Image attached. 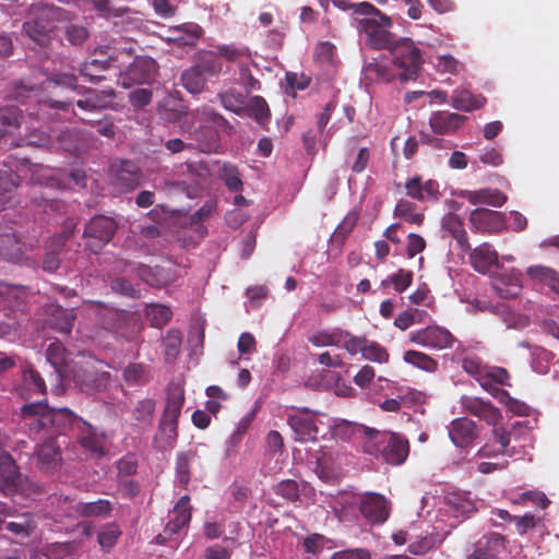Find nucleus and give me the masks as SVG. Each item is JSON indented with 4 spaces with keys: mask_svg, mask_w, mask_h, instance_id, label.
Wrapping results in <instances>:
<instances>
[{
    "mask_svg": "<svg viewBox=\"0 0 559 559\" xmlns=\"http://www.w3.org/2000/svg\"><path fill=\"white\" fill-rule=\"evenodd\" d=\"M390 60H381L369 66L378 80L392 82L399 80L402 83L416 81L424 59L421 50L407 37L397 39L389 50Z\"/></svg>",
    "mask_w": 559,
    "mask_h": 559,
    "instance_id": "nucleus-1",
    "label": "nucleus"
},
{
    "mask_svg": "<svg viewBox=\"0 0 559 559\" xmlns=\"http://www.w3.org/2000/svg\"><path fill=\"white\" fill-rule=\"evenodd\" d=\"M21 416L31 435L43 433L50 438L62 435L68 429L74 431L76 421L82 419L67 407L50 408L43 402L23 405Z\"/></svg>",
    "mask_w": 559,
    "mask_h": 559,
    "instance_id": "nucleus-2",
    "label": "nucleus"
},
{
    "mask_svg": "<svg viewBox=\"0 0 559 559\" xmlns=\"http://www.w3.org/2000/svg\"><path fill=\"white\" fill-rule=\"evenodd\" d=\"M361 430L366 437L364 450L374 456H381L390 465L403 464L409 454L408 440L395 432L380 431L374 428L362 426Z\"/></svg>",
    "mask_w": 559,
    "mask_h": 559,
    "instance_id": "nucleus-3",
    "label": "nucleus"
},
{
    "mask_svg": "<svg viewBox=\"0 0 559 559\" xmlns=\"http://www.w3.org/2000/svg\"><path fill=\"white\" fill-rule=\"evenodd\" d=\"M192 130L189 134L197 142L199 151L215 152L219 145L218 128L227 124V120L209 107H202L191 112Z\"/></svg>",
    "mask_w": 559,
    "mask_h": 559,
    "instance_id": "nucleus-4",
    "label": "nucleus"
},
{
    "mask_svg": "<svg viewBox=\"0 0 559 559\" xmlns=\"http://www.w3.org/2000/svg\"><path fill=\"white\" fill-rule=\"evenodd\" d=\"M0 491L8 497L25 498H35L44 492L39 484L21 473L12 455L5 451L0 453Z\"/></svg>",
    "mask_w": 559,
    "mask_h": 559,
    "instance_id": "nucleus-5",
    "label": "nucleus"
},
{
    "mask_svg": "<svg viewBox=\"0 0 559 559\" xmlns=\"http://www.w3.org/2000/svg\"><path fill=\"white\" fill-rule=\"evenodd\" d=\"M118 229L115 218L106 215H95L85 226L83 238L85 247L93 253H98L114 238Z\"/></svg>",
    "mask_w": 559,
    "mask_h": 559,
    "instance_id": "nucleus-6",
    "label": "nucleus"
},
{
    "mask_svg": "<svg viewBox=\"0 0 559 559\" xmlns=\"http://www.w3.org/2000/svg\"><path fill=\"white\" fill-rule=\"evenodd\" d=\"M142 171L132 160H119L109 168V181L119 193H127L136 189L141 183Z\"/></svg>",
    "mask_w": 559,
    "mask_h": 559,
    "instance_id": "nucleus-7",
    "label": "nucleus"
},
{
    "mask_svg": "<svg viewBox=\"0 0 559 559\" xmlns=\"http://www.w3.org/2000/svg\"><path fill=\"white\" fill-rule=\"evenodd\" d=\"M157 74L156 61L146 56L135 57L132 63L118 78V83L128 88L134 84H150Z\"/></svg>",
    "mask_w": 559,
    "mask_h": 559,
    "instance_id": "nucleus-8",
    "label": "nucleus"
},
{
    "mask_svg": "<svg viewBox=\"0 0 559 559\" xmlns=\"http://www.w3.org/2000/svg\"><path fill=\"white\" fill-rule=\"evenodd\" d=\"M408 338L411 343L436 350L451 348L456 342L454 335L440 325H429L412 331Z\"/></svg>",
    "mask_w": 559,
    "mask_h": 559,
    "instance_id": "nucleus-9",
    "label": "nucleus"
},
{
    "mask_svg": "<svg viewBox=\"0 0 559 559\" xmlns=\"http://www.w3.org/2000/svg\"><path fill=\"white\" fill-rule=\"evenodd\" d=\"M36 467L46 474H53L60 469L62 454L60 444L55 438L46 437V440L36 445Z\"/></svg>",
    "mask_w": 559,
    "mask_h": 559,
    "instance_id": "nucleus-10",
    "label": "nucleus"
},
{
    "mask_svg": "<svg viewBox=\"0 0 559 559\" xmlns=\"http://www.w3.org/2000/svg\"><path fill=\"white\" fill-rule=\"evenodd\" d=\"M469 222L475 231L497 234L504 227V218L500 212L479 207L469 214Z\"/></svg>",
    "mask_w": 559,
    "mask_h": 559,
    "instance_id": "nucleus-11",
    "label": "nucleus"
},
{
    "mask_svg": "<svg viewBox=\"0 0 559 559\" xmlns=\"http://www.w3.org/2000/svg\"><path fill=\"white\" fill-rule=\"evenodd\" d=\"M492 288L501 298L518 297L523 288L521 272L515 269L499 272L492 277Z\"/></svg>",
    "mask_w": 559,
    "mask_h": 559,
    "instance_id": "nucleus-12",
    "label": "nucleus"
},
{
    "mask_svg": "<svg viewBox=\"0 0 559 559\" xmlns=\"http://www.w3.org/2000/svg\"><path fill=\"white\" fill-rule=\"evenodd\" d=\"M507 548V538L499 533L485 534L466 559H498Z\"/></svg>",
    "mask_w": 559,
    "mask_h": 559,
    "instance_id": "nucleus-13",
    "label": "nucleus"
},
{
    "mask_svg": "<svg viewBox=\"0 0 559 559\" xmlns=\"http://www.w3.org/2000/svg\"><path fill=\"white\" fill-rule=\"evenodd\" d=\"M449 437L457 448H468L478 437L474 420L467 417L455 418L449 426Z\"/></svg>",
    "mask_w": 559,
    "mask_h": 559,
    "instance_id": "nucleus-14",
    "label": "nucleus"
},
{
    "mask_svg": "<svg viewBox=\"0 0 559 559\" xmlns=\"http://www.w3.org/2000/svg\"><path fill=\"white\" fill-rule=\"evenodd\" d=\"M300 413L301 414H290L287 418L288 425L296 435V441H316L318 437V427L313 417L309 414V409L307 407L301 408Z\"/></svg>",
    "mask_w": 559,
    "mask_h": 559,
    "instance_id": "nucleus-15",
    "label": "nucleus"
},
{
    "mask_svg": "<svg viewBox=\"0 0 559 559\" xmlns=\"http://www.w3.org/2000/svg\"><path fill=\"white\" fill-rule=\"evenodd\" d=\"M359 25L367 35L368 44L374 49L390 50L396 41L394 35L389 29H385L377 20L364 19Z\"/></svg>",
    "mask_w": 559,
    "mask_h": 559,
    "instance_id": "nucleus-16",
    "label": "nucleus"
},
{
    "mask_svg": "<svg viewBox=\"0 0 559 559\" xmlns=\"http://www.w3.org/2000/svg\"><path fill=\"white\" fill-rule=\"evenodd\" d=\"M461 405L465 412L485 420L489 425L496 426L501 419L499 408L495 407L489 402L483 401L481 399L463 396L461 399Z\"/></svg>",
    "mask_w": 559,
    "mask_h": 559,
    "instance_id": "nucleus-17",
    "label": "nucleus"
},
{
    "mask_svg": "<svg viewBox=\"0 0 559 559\" xmlns=\"http://www.w3.org/2000/svg\"><path fill=\"white\" fill-rule=\"evenodd\" d=\"M498 258V252L488 242H484L469 251L471 265L480 274H488L493 266L499 269Z\"/></svg>",
    "mask_w": 559,
    "mask_h": 559,
    "instance_id": "nucleus-18",
    "label": "nucleus"
},
{
    "mask_svg": "<svg viewBox=\"0 0 559 559\" xmlns=\"http://www.w3.org/2000/svg\"><path fill=\"white\" fill-rule=\"evenodd\" d=\"M359 510L362 516L373 524H381L389 516L386 500L378 493L365 496L360 502Z\"/></svg>",
    "mask_w": 559,
    "mask_h": 559,
    "instance_id": "nucleus-19",
    "label": "nucleus"
},
{
    "mask_svg": "<svg viewBox=\"0 0 559 559\" xmlns=\"http://www.w3.org/2000/svg\"><path fill=\"white\" fill-rule=\"evenodd\" d=\"M466 119L467 118L461 114L441 110L430 116L429 126L436 134H453L464 124Z\"/></svg>",
    "mask_w": 559,
    "mask_h": 559,
    "instance_id": "nucleus-20",
    "label": "nucleus"
},
{
    "mask_svg": "<svg viewBox=\"0 0 559 559\" xmlns=\"http://www.w3.org/2000/svg\"><path fill=\"white\" fill-rule=\"evenodd\" d=\"M76 433L78 442L85 450L91 452L93 455L102 456L105 454L104 450V436L98 435L96 430L84 419L76 421Z\"/></svg>",
    "mask_w": 559,
    "mask_h": 559,
    "instance_id": "nucleus-21",
    "label": "nucleus"
},
{
    "mask_svg": "<svg viewBox=\"0 0 559 559\" xmlns=\"http://www.w3.org/2000/svg\"><path fill=\"white\" fill-rule=\"evenodd\" d=\"M26 245L22 237L12 230L0 233V257L8 261H19Z\"/></svg>",
    "mask_w": 559,
    "mask_h": 559,
    "instance_id": "nucleus-22",
    "label": "nucleus"
},
{
    "mask_svg": "<svg viewBox=\"0 0 559 559\" xmlns=\"http://www.w3.org/2000/svg\"><path fill=\"white\" fill-rule=\"evenodd\" d=\"M117 269H120L123 273L135 274L141 281L145 282L152 287H160L165 284V281L159 277L160 270L158 267H151L145 264H135L128 261L119 262Z\"/></svg>",
    "mask_w": 559,
    "mask_h": 559,
    "instance_id": "nucleus-23",
    "label": "nucleus"
},
{
    "mask_svg": "<svg viewBox=\"0 0 559 559\" xmlns=\"http://www.w3.org/2000/svg\"><path fill=\"white\" fill-rule=\"evenodd\" d=\"M186 402L185 389L179 383H170L166 390V403L162 416L179 420Z\"/></svg>",
    "mask_w": 559,
    "mask_h": 559,
    "instance_id": "nucleus-24",
    "label": "nucleus"
},
{
    "mask_svg": "<svg viewBox=\"0 0 559 559\" xmlns=\"http://www.w3.org/2000/svg\"><path fill=\"white\" fill-rule=\"evenodd\" d=\"M98 361L93 360L87 362L84 368H81L76 373V379L82 385L87 389L100 390L107 385L109 373L106 371H98L96 365Z\"/></svg>",
    "mask_w": 559,
    "mask_h": 559,
    "instance_id": "nucleus-25",
    "label": "nucleus"
},
{
    "mask_svg": "<svg viewBox=\"0 0 559 559\" xmlns=\"http://www.w3.org/2000/svg\"><path fill=\"white\" fill-rule=\"evenodd\" d=\"M32 14L50 29L55 22L70 21L72 19L69 11L53 4H34L32 7Z\"/></svg>",
    "mask_w": 559,
    "mask_h": 559,
    "instance_id": "nucleus-26",
    "label": "nucleus"
},
{
    "mask_svg": "<svg viewBox=\"0 0 559 559\" xmlns=\"http://www.w3.org/2000/svg\"><path fill=\"white\" fill-rule=\"evenodd\" d=\"M32 14L50 29L55 22L70 21L72 19L69 11L53 4H34L32 7Z\"/></svg>",
    "mask_w": 559,
    "mask_h": 559,
    "instance_id": "nucleus-27",
    "label": "nucleus"
},
{
    "mask_svg": "<svg viewBox=\"0 0 559 559\" xmlns=\"http://www.w3.org/2000/svg\"><path fill=\"white\" fill-rule=\"evenodd\" d=\"M463 197L473 205L487 204L490 206H502L508 198L498 189H479L475 191H465Z\"/></svg>",
    "mask_w": 559,
    "mask_h": 559,
    "instance_id": "nucleus-28",
    "label": "nucleus"
},
{
    "mask_svg": "<svg viewBox=\"0 0 559 559\" xmlns=\"http://www.w3.org/2000/svg\"><path fill=\"white\" fill-rule=\"evenodd\" d=\"M178 438V420L174 418L160 417L158 423V431L154 439L155 448L165 450L173 448Z\"/></svg>",
    "mask_w": 559,
    "mask_h": 559,
    "instance_id": "nucleus-29",
    "label": "nucleus"
},
{
    "mask_svg": "<svg viewBox=\"0 0 559 559\" xmlns=\"http://www.w3.org/2000/svg\"><path fill=\"white\" fill-rule=\"evenodd\" d=\"M169 32L173 34L171 40L182 46H194L202 35V27L197 23H182L171 26Z\"/></svg>",
    "mask_w": 559,
    "mask_h": 559,
    "instance_id": "nucleus-30",
    "label": "nucleus"
},
{
    "mask_svg": "<svg viewBox=\"0 0 559 559\" xmlns=\"http://www.w3.org/2000/svg\"><path fill=\"white\" fill-rule=\"evenodd\" d=\"M317 475L324 481H331L338 477L340 466L331 451L321 450L317 456Z\"/></svg>",
    "mask_w": 559,
    "mask_h": 559,
    "instance_id": "nucleus-31",
    "label": "nucleus"
},
{
    "mask_svg": "<svg viewBox=\"0 0 559 559\" xmlns=\"http://www.w3.org/2000/svg\"><path fill=\"white\" fill-rule=\"evenodd\" d=\"M348 335V331L341 328H333L330 330H319L312 333L308 341L316 347L323 346H341L343 340Z\"/></svg>",
    "mask_w": 559,
    "mask_h": 559,
    "instance_id": "nucleus-32",
    "label": "nucleus"
},
{
    "mask_svg": "<svg viewBox=\"0 0 559 559\" xmlns=\"http://www.w3.org/2000/svg\"><path fill=\"white\" fill-rule=\"evenodd\" d=\"M486 98L483 95H474L469 91L455 92L452 96L451 106L461 111H473L484 107Z\"/></svg>",
    "mask_w": 559,
    "mask_h": 559,
    "instance_id": "nucleus-33",
    "label": "nucleus"
},
{
    "mask_svg": "<svg viewBox=\"0 0 559 559\" xmlns=\"http://www.w3.org/2000/svg\"><path fill=\"white\" fill-rule=\"evenodd\" d=\"M155 409V400L143 399L139 401L132 411V425L142 429L151 426Z\"/></svg>",
    "mask_w": 559,
    "mask_h": 559,
    "instance_id": "nucleus-34",
    "label": "nucleus"
},
{
    "mask_svg": "<svg viewBox=\"0 0 559 559\" xmlns=\"http://www.w3.org/2000/svg\"><path fill=\"white\" fill-rule=\"evenodd\" d=\"M489 380L500 384V385H510V374L506 368L502 367H491L486 374V379L481 382L484 389L490 392L493 396H508V392L492 386L489 384Z\"/></svg>",
    "mask_w": 559,
    "mask_h": 559,
    "instance_id": "nucleus-35",
    "label": "nucleus"
},
{
    "mask_svg": "<svg viewBox=\"0 0 559 559\" xmlns=\"http://www.w3.org/2000/svg\"><path fill=\"white\" fill-rule=\"evenodd\" d=\"M46 383L38 371L34 368H27L23 372V388L21 395L23 399H31L32 394H45Z\"/></svg>",
    "mask_w": 559,
    "mask_h": 559,
    "instance_id": "nucleus-36",
    "label": "nucleus"
},
{
    "mask_svg": "<svg viewBox=\"0 0 559 559\" xmlns=\"http://www.w3.org/2000/svg\"><path fill=\"white\" fill-rule=\"evenodd\" d=\"M60 147L69 153L78 154L87 148V143L83 140V132L79 130H64L57 136Z\"/></svg>",
    "mask_w": 559,
    "mask_h": 559,
    "instance_id": "nucleus-37",
    "label": "nucleus"
},
{
    "mask_svg": "<svg viewBox=\"0 0 559 559\" xmlns=\"http://www.w3.org/2000/svg\"><path fill=\"white\" fill-rule=\"evenodd\" d=\"M75 511L85 518H107L112 511V504L107 499H98L92 502H79Z\"/></svg>",
    "mask_w": 559,
    "mask_h": 559,
    "instance_id": "nucleus-38",
    "label": "nucleus"
},
{
    "mask_svg": "<svg viewBox=\"0 0 559 559\" xmlns=\"http://www.w3.org/2000/svg\"><path fill=\"white\" fill-rule=\"evenodd\" d=\"M75 313L73 309L56 307L50 314L49 322L52 329L60 333L69 334L74 325Z\"/></svg>",
    "mask_w": 559,
    "mask_h": 559,
    "instance_id": "nucleus-39",
    "label": "nucleus"
},
{
    "mask_svg": "<svg viewBox=\"0 0 559 559\" xmlns=\"http://www.w3.org/2000/svg\"><path fill=\"white\" fill-rule=\"evenodd\" d=\"M50 28L46 24L39 22L34 15L29 21L23 23V32L34 43L45 47L50 41Z\"/></svg>",
    "mask_w": 559,
    "mask_h": 559,
    "instance_id": "nucleus-40",
    "label": "nucleus"
},
{
    "mask_svg": "<svg viewBox=\"0 0 559 559\" xmlns=\"http://www.w3.org/2000/svg\"><path fill=\"white\" fill-rule=\"evenodd\" d=\"M182 86L191 94L201 93L206 84L203 66L199 64L186 70L181 75Z\"/></svg>",
    "mask_w": 559,
    "mask_h": 559,
    "instance_id": "nucleus-41",
    "label": "nucleus"
},
{
    "mask_svg": "<svg viewBox=\"0 0 559 559\" xmlns=\"http://www.w3.org/2000/svg\"><path fill=\"white\" fill-rule=\"evenodd\" d=\"M191 520L190 511H171L170 519L165 526L164 534H159L156 537L158 544H164L166 539L177 533H179Z\"/></svg>",
    "mask_w": 559,
    "mask_h": 559,
    "instance_id": "nucleus-42",
    "label": "nucleus"
},
{
    "mask_svg": "<svg viewBox=\"0 0 559 559\" xmlns=\"http://www.w3.org/2000/svg\"><path fill=\"white\" fill-rule=\"evenodd\" d=\"M107 69L108 60L92 59L81 64L79 68V73L87 82L97 84L105 80V76L102 73Z\"/></svg>",
    "mask_w": 559,
    "mask_h": 559,
    "instance_id": "nucleus-43",
    "label": "nucleus"
},
{
    "mask_svg": "<svg viewBox=\"0 0 559 559\" xmlns=\"http://www.w3.org/2000/svg\"><path fill=\"white\" fill-rule=\"evenodd\" d=\"M16 175L9 168H0V210L12 200L17 187Z\"/></svg>",
    "mask_w": 559,
    "mask_h": 559,
    "instance_id": "nucleus-44",
    "label": "nucleus"
},
{
    "mask_svg": "<svg viewBox=\"0 0 559 559\" xmlns=\"http://www.w3.org/2000/svg\"><path fill=\"white\" fill-rule=\"evenodd\" d=\"M23 120L22 111L14 106H8L0 108V124L3 128L1 131L4 133H11L21 127Z\"/></svg>",
    "mask_w": 559,
    "mask_h": 559,
    "instance_id": "nucleus-45",
    "label": "nucleus"
},
{
    "mask_svg": "<svg viewBox=\"0 0 559 559\" xmlns=\"http://www.w3.org/2000/svg\"><path fill=\"white\" fill-rule=\"evenodd\" d=\"M403 359L405 362L426 372H435L438 368V361L436 359L418 350H406Z\"/></svg>",
    "mask_w": 559,
    "mask_h": 559,
    "instance_id": "nucleus-46",
    "label": "nucleus"
},
{
    "mask_svg": "<svg viewBox=\"0 0 559 559\" xmlns=\"http://www.w3.org/2000/svg\"><path fill=\"white\" fill-rule=\"evenodd\" d=\"M121 535L122 531L120 530L119 525L115 522H111L100 528L97 535V542L100 548L108 552L115 547Z\"/></svg>",
    "mask_w": 559,
    "mask_h": 559,
    "instance_id": "nucleus-47",
    "label": "nucleus"
},
{
    "mask_svg": "<svg viewBox=\"0 0 559 559\" xmlns=\"http://www.w3.org/2000/svg\"><path fill=\"white\" fill-rule=\"evenodd\" d=\"M447 504L456 515H468L476 511L475 502L464 493L453 492L445 497Z\"/></svg>",
    "mask_w": 559,
    "mask_h": 559,
    "instance_id": "nucleus-48",
    "label": "nucleus"
},
{
    "mask_svg": "<svg viewBox=\"0 0 559 559\" xmlns=\"http://www.w3.org/2000/svg\"><path fill=\"white\" fill-rule=\"evenodd\" d=\"M68 357L69 354L60 342L51 343L46 350L47 360L58 373H61L62 369L67 366Z\"/></svg>",
    "mask_w": 559,
    "mask_h": 559,
    "instance_id": "nucleus-49",
    "label": "nucleus"
},
{
    "mask_svg": "<svg viewBox=\"0 0 559 559\" xmlns=\"http://www.w3.org/2000/svg\"><path fill=\"white\" fill-rule=\"evenodd\" d=\"M123 379L128 384L142 385L148 382L150 377L144 365L131 362L123 370Z\"/></svg>",
    "mask_w": 559,
    "mask_h": 559,
    "instance_id": "nucleus-50",
    "label": "nucleus"
},
{
    "mask_svg": "<svg viewBox=\"0 0 559 559\" xmlns=\"http://www.w3.org/2000/svg\"><path fill=\"white\" fill-rule=\"evenodd\" d=\"M219 177L229 191L238 192L242 190L243 183L237 167L224 164L219 170Z\"/></svg>",
    "mask_w": 559,
    "mask_h": 559,
    "instance_id": "nucleus-51",
    "label": "nucleus"
},
{
    "mask_svg": "<svg viewBox=\"0 0 559 559\" xmlns=\"http://www.w3.org/2000/svg\"><path fill=\"white\" fill-rule=\"evenodd\" d=\"M413 282V273L411 271L400 269L396 273L390 275L381 282V286L386 288L393 285L395 292L403 293L406 290Z\"/></svg>",
    "mask_w": 559,
    "mask_h": 559,
    "instance_id": "nucleus-52",
    "label": "nucleus"
},
{
    "mask_svg": "<svg viewBox=\"0 0 559 559\" xmlns=\"http://www.w3.org/2000/svg\"><path fill=\"white\" fill-rule=\"evenodd\" d=\"M362 358L377 364H385L389 361L390 354L388 349L376 341L367 340L364 347Z\"/></svg>",
    "mask_w": 559,
    "mask_h": 559,
    "instance_id": "nucleus-53",
    "label": "nucleus"
},
{
    "mask_svg": "<svg viewBox=\"0 0 559 559\" xmlns=\"http://www.w3.org/2000/svg\"><path fill=\"white\" fill-rule=\"evenodd\" d=\"M43 85L46 90L55 86H62L71 91H79L78 79L73 73H52L49 78H47Z\"/></svg>",
    "mask_w": 559,
    "mask_h": 559,
    "instance_id": "nucleus-54",
    "label": "nucleus"
},
{
    "mask_svg": "<svg viewBox=\"0 0 559 559\" xmlns=\"http://www.w3.org/2000/svg\"><path fill=\"white\" fill-rule=\"evenodd\" d=\"M146 316L152 326L162 328L171 319L173 312L164 305H150L146 308Z\"/></svg>",
    "mask_w": 559,
    "mask_h": 559,
    "instance_id": "nucleus-55",
    "label": "nucleus"
},
{
    "mask_svg": "<svg viewBox=\"0 0 559 559\" xmlns=\"http://www.w3.org/2000/svg\"><path fill=\"white\" fill-rule=\"evenodd\" d=\"M194 454L191 452H180L176 459V475L179 484L186 487L190 481V465Z\"/></svg>",
    "mask_w": 559,
    "mask_h": 559,
    "instance_id": "nucleus-56",
    "label": "nucleus"
},
{
    "mask_svg": "<svg viewBox=\"0 0 559 559\" xmlns=\"http://www.w3.org/2000/svg\"><path fill=\"white\" fill-rule=\"evenodd\" d=\"M273 491L288 502H296L300 497L299 484L294 479L277 483L273 486Z\"/></svg>",
    "mask_w": 559,
    "mask_h": 559,
    "instance_id": "nucleus-57",
    "label": "nucleus"
},
{
    "mask_svg": "<svg viewBox=\"0 0 559 559\" xmlns=\"http://www.w3.org/2000/svg\"><path fill=\"white\" fill-rule=\"evenodd\" d=\"M25 296V292L21 286L10 285L0 282V297L11 307H19Z\"/></svg>",
    "mask_w": 559,
    "mask_h": 559,
    "instance_id": "nucleus-58",
    "label": "nucleus"
},
{
    "mask_svg": "<svg viewBox=\"0 0 559 559\" xmlns=\"http://www.w3.org/2000/svg\"><path fill=\"white\" fill-rule=\"evenodd\" d=\"M527 273L533 278L548 281L551 288L559 294V274L556 271L545 266H531Z\"/></svg>",
    "mask_w": 559,
    "mask_h": 559,
    "instance_id": "nucleus-59",
    "label": "nucleus"
},
{
    "mask_svg": "<svg viewBox=\"0 0 559 559\" xmlns=\"http://www.w3.org/2000/svg\"><path fill=\"white\" fill-rule=\"evenodd\" d=\"M249 110L260 124H263L270 118L269 106L261 96H254L250 99Z\"/></svg>",
    "mask_w": 559,
    "mask_h": 559,
    "instance_id": "nucleus-60",
    "label": "nucleus"
},
{
    "mask_svg": "<svg viewBox=\"0 0 559 559\" xmlns=\"http://www.w3.org/2000/svg\"><path fill=\"white\" fill-rule=\"evenodd\" d=\"M88 36L87 28L82 25L70 24L64 27V38L73 46H81Z\"/></svg>",
    "mask_w": 559,
    "mask_h": 559,
    "instance_id": "nucleus-61",
    "label": "nucleus"
},
{
    "mask_svg": "<svg viewBox=\"0 0 559 559\" xmlns=\"http://www.w3.org/2000/svg\"><path fill=\"white\" fill-rule=\"evenodd\" d=\"M219 55L227 61H238L239 59L250 57V50L247 47H236L233 45H223L218 47Z\"/></svg>",
    "mask_w": 559,
    "mask_h": 559,
    "instance_id": "nucleus-62",
    "label": "nucleus"
},
{
    "mask_svg": "<svg viewBox=\"0 0 559 559\" xmlns=\"http://www.w3.org/2000/svg\"><path fill=\"white\" fill-rule=\"evenodd\" d=\"M437 69L442 73L457 74L463 66L451 55H442L437 58Z\"/></svg>",
    "mask_w": 559,
    "mask_h": 559,
    "instance_id": "nucleus-63",
    "label": "nucleus"
},
{
    "mask_svg": "<svg viewBox=\"0 0 559 559\" xmlns=\"http://www.w3.org/2000/svg\"><path fill=\"white\" fill-rule=\"evenodd\" d=\"M330 559H371V554L365 548H353L336 551Z\"/></svg>",
    "mask_w": 559,
    "mask_h": 559,
    "instance_id": "nucleus-64",
    "label": "nucleus"
}]
</instances>
